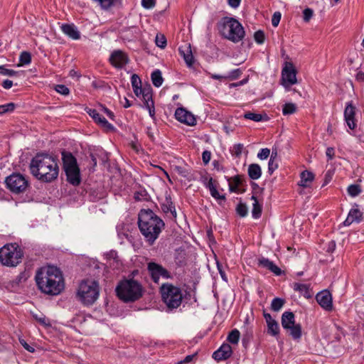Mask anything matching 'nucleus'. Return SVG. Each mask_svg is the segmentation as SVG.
<instances>
[{
    "mask_svg": "<svg viewBox=\"0 0 364 364\" xmlns=\"http://www.w3.org/2000/svg\"><path fill=\"white\" fill-rule=\"evenodd\" d=\"M129 61L127 55L121 50H117L112 53L109 62L117 68H122Z\"/></svg>",
    "mask_w": 364,
    "mask_h": 364,
    "instance_id": "ddd939ff",
    "label": "nucleus"
},
{
    "mask_svg": "<svg viewBox=\"0 0 364 364\" xmlns=\"http://www.w3.org/2000/svg\"><path fill=\"white\" fill-rule=\"evenodd\" d=\"M259 265L264 267L272 272L275 274L276 275H280L282 274V270L279 268L276 264H274L272 261L269 260L266 258H261L259 259Z\"/></svg>",
    "mask_w": 364,
    "mask_h": 364,
    "instance_id": "5701e85b",
    "label": "nucleus"
},
{
    "mask_svg": "<svg viewBox=\"0 0 364 364\" xmlns=\"http://www.w3.org/2000/svg\"><path fill=\"white\" fill-rule=\"evenodd\" d=\"M249 177L252 180H257L261 177L262 169L257 164H252L248 166Z\"/></svg>",
    "mask_w": 364,
    "mask_h": 364,
    "instance_id": "a878e982",
    "label": "nucleus"
},
{
    "mask_svg": "<svg viewBox=\"0 0 364 364\" xmlns=\"http://www.w3.org/2000/svg\"><path fill=\"white\" fill-rule=\"evenodd\" d=\"M208 188L210 189V192L211 196L219 200L220 202L224 201L225 200V197L223 194H220L216 189L215 186L213 185L212 180L210 179L208 182Z\"/></svg>",
    "mask_w": 364,
    "mask_h": 364,
    "instance_id": "cd10ccee",
    "label": "nucleus"
},
{
    "mask_svg": "<svg viewBox=\"0 0 364 364\" xmlns=\"http://www.w3.org/2000/svg\"><path fill=\"white\" fill-rule=\"evenodd\" d=\"M147 268L154 282H158L161 277L164 278H168L170 277L168 272L157 263L149 262Z\"/></svg>",
    "mask_w": 364,
    "mask_h": 364,
    "instance_id": "f8f14e48",
    "label": "nucleus"
},
{
    "mask_svg": "<svg viewBox=\"0 0 364 364\" xmlns=\"http://www.w3.org/2000/svg\"><path fill=\"white\" fill-rule=\"evenodd\" d=\"M13 85V82L10 80L3 81L2 86L4 89H10Z\"/></svg>",
    "mask_w": 364,
    "mask_h": 364,
    "instance_id": "0e129e2a",
    "label": "nucleus"
},
{
    "mask_svg": "<svg viewBox=\"0 0 364 364\" xmlns=\"http://www.w3.org/2000/svg\"><path fill=\"white\" fill-rule=\"evenodd\" d=\"M151 80L154 86L159 87L163 83V77L160 70H156L151 74Z\"/></svg>",
    "mask_w": 364,
    "mask_h": 364,
    "instance_id": "2f4dec72",
    "label": "nucleus"
},
{
    "mask_svg": "<svg viewBox=\"0 0 364 364\" xmlns=\"http://www.w3.org/2000/svg\"><path fill=\"white\" fill-rule=\"evenodd\" d=\"M196 355V353L193 354V355H187L183 360H181V361L178 362L177 364H186V363H190V362H191L193 360V359L194 358V357Z\"/></svg>",
    "mask_w": 364,
    "mask_h": 364,
    "instance_id": "bf43d9fd",
    "label": "nucleus"
},
{
    "mask_svg": "<svg viewBox=\"0 0 364 364\" xmlns=\"http://www.w3.org/2000/svg\"><path fill=\"white\" fill-rule=\"evenodd\" d=\"M133 90H134V92L135 93V95L137 97H139V96L142 95V94L144 92V89H142L141 87V86L134 87V88H133Z\"/></svg>",
    "mask_w": 364,
    "mask_h": 364,
    "instance_id": "338daca9",
    "label": "nucleus"
},
{
    "mask_svg": "<svg viewBox=\"0 0 364 364\" xmlns=\"http://www.w3.org/2000/svg\"><path fill=\"white\" fill-rule=\"evenodd\" d=\"M161 294L163 301L169 309L178 308L183 299L181 290L171 284H164L161 287Z\"/></svg>",
    "mask_w": 364,
    "mask_h": 364,
    "instance_id": "6e6552de",
    "label": "nucleus"
},
{
    "mask_svg": "<svg viewBox=\"0 0 364 364\" xmlns=\"http://www.w3.org/2000/svg\"><path fill=\"white\" fill-rule=\"evenodd\" d=\"M281 20V14L279 12H275L272 18V24L273 26L277 27Z\"/></svg>",
    "mask_w": 364,
    "mask_h": 364,
    "instance_id": "864d4df0",
    "label": "nucleus"
},
{
    "mask_svg": "<svg viewBox=\"0 0 364 364\" xmlns=\"http://www.w3.org/2000/svg\"><path fill=\"white\" fill-rule=\"evenodd\" d=\"M293 289L294 291H299L300 294L304 295V296L307 299L311 298L312 296L309 291V284H301V283H294Z\"/></svg>",
    "mask_w": 364,
    "mask_h": 364,
    "instance_id": "bb28decb",
    "label": "nucleus"
},
{
    "mask_svg": "<svg viewBox=\"0 0 364 364\" xmlns=\"http://www.w3.org/2000/svg\"><path fill=\"white\" fill-rule=\"evenodd\" d=\"M363 218V213L359 210L358 205L354 204L353 208L350 210L348 217L343 222L345 226H348L353 223H359L361 221Z\"/></svg>",
    "mask_w": 364,
    "mask_h": 364,
    "instance_id": "f3484780",
    "label": "nucleus"
},
{
    "mask_svg": "<svg viewBox=\"0 0 364 364\" xmlns=\"http://www.w3.org/2000/svg\"><path fill=\"white\" fill-rule=\"evenodd\" d=\"M281 81L286 89L297 83L296 70L292 63H287L282 69Z\"/></svg>",
    "mask_w": 364,
    "mask_h": 364,
    "instance_id": "9b49d317",
    "label": "nucleus"
},
{
    "mask_svg": "<svg viewBox=\"0 0 364 364\" xmlns=\"http://www.w3.org/2000/svg\"><path fill=\"white\" fill-rule=\"evenodd\" d=\"M251 199L254 201L252 210V217L254 218H259L262 213V206L259 204L258 200L255 196H252Z\"/></svg>",
    "mask_w": 364,
    "mask_h": 364,
    "instance_id": "c85d7f7f",
    "label": "nucleus"
},
{
    "mask_svg": "<svg viewBox=\"0 0 364 364\" xmlns=\"http://www.w3.org/2000/svg\"><path fill=\"white\" fill-rule=\"evenodd\" d=\"M202 158L204 164H208L211 159V153L209 151H204L202 154Z\"/></svg>",
    "mask_w": 364,
    "mask_h": 364,
    "instance_id": "4d7b16f0",
    "label": "nucleus"
},
{
    "mask_svg": "<svg viewBox=\"0 0 364 364\" xmlns=\"http://www.w3.org/2000/svg\"><path fill=\"white\" fill-rule=\"evenodd\" d=\"M356 108L351 102H349L344 110L345 121L350 129H355L357 124L355 119Z\"/></svg>",
    "mask_w": 364,
    "mask_h": 364,
    "instance_id": "dca6fc26",
    "label": "nucleus"
},
{
    "mask_svg": "<svg viewBox=\"0 0 364 364\" xmlns=\"http://www.w3.org/2000/svg\"><path fill=\"white\" fill-rule=\"evenodd\" d=\"M236 211L241 217H245L247 214V207L244 203H239L236 208Z\"/></svg>",
    "mask_w": 364,
    "mask_h": 364,
    "instance_id": "c03bdc74",
    "label": "nucleus"
},
{
    "mask_svg": "<svg viewBox=\"0 0 364 364\" xmlns=\"http://www.w3.org/2000/svg\"><path fill=\"white\" fill-rule=\"evenodd\" d=\"M155 42L156 46L161 48H164L166 46V38L163 34H157Z\"/></svg>",
    "mask_w": 364,
    "mask_h": 364,
    "instance_id": "a19ab883",
    "label": "nucleus"
},
{
    "mask_svg": "<svg viewBox=\"0 0 364 364\" xmlns=\"http://www.w3.org/2000/svg\"><path fill=\"white\" fill-rule=\"evenodd\" d=\"M132 85L133 88L141 86V80L136 74L132 76Z\"/></svg>",
    "mask_w": 364,
    "mask_h": 364,
    "instance_id": "6e6d98bb",
    "label": "nucleus"
},
{
    "mask_svg": "<svg viewBox=\"0 0 364 364\" xmlns=\"http://www.w3.org/2000/svg\"><path fill=\"white\" fill-rule=\"evenodd\" d=\"M278 168V162L277 161L269 159V164H268V172L269 174H272L273 172L277 169Z\"/></svg>",
    "mask_w": 364,
    "mask_h": 364,
    "instance_id": "3c124183",
    "label": "nucleus"
},
{
    "mask_svg": "<svg viewBox=\"0 0 364 364\" xmlns=\"http://www.w3.org/2000/svg\"><path fill=\"white\" fill-rule=\"evenodd\" d=\"M175 117L178 121L189 126H193L196 123L195 116L182 107L176 109L175 112Z\"/></svg>",
    "mask_w": 364,
    "mask_h": 364,
    "instance_id": "4468645a",
    "label": "nucleus"
},
{
    "mask_svg": "<svg viewBox=\"0 0 364 364\" xmlns=\"http://www.w3.org/2000/svg\"><path fill=\"white\" fill-rule=\"evenodd\" d=\"M23 253L16 243H9L0 248V262L6 267H16L21 262Z\"/></svg>",
    "mask_w": 364,
    "mask_h": 364,
    "instance_id": "0eeeda50",
    "label": "nucleus"
},
{
    "mask_svg": "<svg viewBox=\"0 0 364 364\" xmlns=\"http://www.w3.org/2000/svg\"><path fill=\"white\" fill-rule=\"evenodd\" d=\"M254 39L259 44L263 43L265 40L264 33L261 30L256 31L254 34Z\"/></svg>",
    "mask_w": 364,
    "mask_h": 364,
    "instance_id": "37998d69",
    "label": "nucleus"
},
{
    "mask_svg": "<svg viewBox=\"0 0 364 364\" xmlns=\"http://www.w3.org/2000/svg\"><path fill=\"white\" fill-rule=\"evenodd\" d=\"M240 336V331L237 329H234L229 333L228 340L232 344H237L239 341Z\"/></svg>",
    "mask_w": 364,
    "mask_h": 364,
    "instance_id": "4c0bfd02",
    "label": "nucleus"
},
{
    "mask_svg": "<svg viewBox=\"0 0 364 364\" xmlns=\"http://www.w3.org/2000/svg\"><path fill=\"white\" fill-rule=\"evenodd\" d=\"M282 326L287 330L294 339L301 336V327L300 324L295 323L294 314L291 311H285L282 316Z\"/></svg>",
    "mask_w": 364,
    "mask_h": 364,
    "instance_id": "9d476101",
    "label": "nucleus"
},
{
    "mask_svg": "<svg viewBox=\"0 0 364 364\" xmlns=\"http://www.w3.org/2000/svg\"><path fill=\"white\" fill-rule=\"evenodd\" d=\"M55 90L56 92L63 95H68L70 93L69 89L64 85H57Z\"/></svg>",
    "mask_w": 364,
    "mask_h": 364,
    "instance_id": "de8ad7c7",
    "label": "nucleus"
},
{
    "mask_svg": "<svg viewBox=\"0 0 364 364\" xmlns=\"http://www.w3.org/2000/svg\"><path fill=\"white\" fill-rule=\"evenodd\" d=\"M34 318L38 321L41 325L44 326H50V322L48 319L42 314H33V315Z\"/></svg>",
    "mask_w": 364,
    "mask_h": 364,
    "instance_id": "79ce46f5",
    "label": "nucleus"
},
{
    "mask_svg": "<svg viewBox=\"0 0 364 364\" xmlns=\"http://www.w3.org/2000/svg\"><path fill=\"white\" fill-rule=\"evenodd\" d=\"M179 53L183 56L186 63L188 66H191L193 63V56L192 54L191 45L186 43L184 46L179 48Z\"/></svg>",
    "mask_w": 364,
    "mask_h": 364,
    "instance_id": "412c9836",
    "label": "nucleus"
},
{
    "mask_svg": "<svg viewBox=\"0 0 364 364\" xmlns=\"http://www.w3.org/2000/svg\"><path fill=\"white\" fill-rule=\"evenodd\" d=\"M30 171L33 176L44 183L57 179L59 167L56 159L46 154H38L31 161Z\"/></svg>",
    "mask_w": 364,
    "mask_h": 364,
    "instance_id": "f03ea898",
    "label": "nucleus"
},
{
    "mask_svg": "<svg viewBox=\"0 0 364 364\" xmlns=\"http://www.w3.org/2000/svg\"><path fill=\"white\" fill-rule=\"evenodd\" d=\"M138 225L141 234L152 244L164 227L163 220L150 209H142L138 215Z\"/></svg>",
    "mask_w": 364,
    "mask_h": 364,
    "instance_id": "7ed1b4c3",
    "label": "nucleus"
},
{
    "mask_svg": "<svg viewBox=\"0 0 364 364\" xmlns=\"http://www.w3.org/2000/svg\"><path fill=\"white\" fill-rule=\"evenodd\" d=\"M100 295V285L97 280L91 278L82 279L77 286L76 298L82 304L90 306L93 304Z\"/></svg>",
    "mask_w": 364,
    "mask_h": 364,
    "instance_id": "20e7f679",
    "label": "nucleus"
},
{
    "mask_svg": "<svg viewBox=\"0 0 364 364\" xmlns=\"http://www.w3.org/2000/svg\"><path fill=\"white\" fill-rule=\"evenodd\" d=\"M90 116L101 127L107 131L114 129L113 126L109 123L104 117H102L95 109H90L88 111Z\"/></svg>",
    "mask_w": 364,
    "mask_h": 364,
    "instance_id": "6ab92c4d",
    "label": "nucleus"
},
{
    "mask_svg": "<svg viewBox=\"0 0 364 364\" xmlns=\"http://www.w3.org/2000/svg\"><path fill=\"white\" fill-rule=\"evenodd\" d=\"M220 33L233 43H238L245 37V30L241 23L236 19L225 17L218 25Z\"/></svg>",
    "mask_w": 364,
    "mask_h": 364,
    "instance_id": "39448f33",
    "label": "nucleus"
},
{
    "mask_svg": "<svg viewBox=\"0 0 364 364\" xmlns=\"http://www.w3.org/2000/svg\"><path fill=\"white\" fill-rule=\"evenodd\" d=\"M314 179L313 173L309 171H304L301 173V180L299 182V186L304 188L309 187Z\"/></svg>",
    "mask_w": 364,
    "mask_h": 364,
    "instance_id": "393cba45",
    "label": "nucleus"
},
{
    "mask_svg": "<svg viewBox=\"0 0 364 364\" xmlns=\"http://www.w3.org/2000/svg\"><path fill=\"white\" fill-rule=\"evenodd\" d=\"M20 343L23 346V348L27 350L28 352L33 353L35 349L33 347L29 346L23 339L19 340Z\"/></svg>",
    "mask_w": 364,
    "mask_h": 364,
    "instance_id": "052dcab7",
    "label": "nucleus"
},
{
    "mask_svg": "<svg viewBox=\"0 0 364 364\" xmlns=\"http://www.w3.org/2000/svg\"><path fill=\"white\" fill-rule=\"evenodd\" d=\"M316 299L318 304L326 311H331L333 309L332 296L331 293L327 291H321L316 296Z\"/></svg>",
    "mask_w": 364,
    "mask_h": 364,
    "instance_id": "2eb2a0df",
    "label": "nucleus"
},
{
    "mask_svg": "<svg viewBox=\"0 0 364 364\" xmlns=\"http://www.w3.org/2000/svg\"><path fill=\"white\" fill-rule=\"evenodd\" d=\"M313 14L314 11L312 9L309 8L305 9L303 11L304 21L305 22H309L311 17L313 16Z\"/></svg>",
    "mask_w": 364,
    "mask_h": 364,
    "instance_id": "8fccbe9b",
    "label": "nucleus"
},
{
    "mask_svg": "<svg viewBox=\"0 0 364 364\" xmlns=\"http://www.w3.org/2000/svg\"><path fill=\"white\" fill-rule=\"evenodd\" d=\"M16 105L13 102L0 105V114L11 112L14 110Z\"/></svg>",
    "mask_w": 364,
    "mask_h": 364,
    "instance_id": "58836bf2",
    "label": "nucleus"
},
{
    "mask_svg": "<svg viewBox=\"0 0 364 364\" xmlns=\"http://www.w3.org/2000/svg\"><path fill=\"white\" fill-rule=\"evenodd\" d=\"M326 154V156L328 157V159L329 160H331L335 155L334 149L332 147L327 148Z\"/></svg>",
    "mask_w": 364,
    "mask_h": 364,
    "instance_id": "e2e57ef3",
    "label": "nucleus"
},
{
    "mask_svg": "<svg viewBox=\"0 0 364 364\" xmlns=\"http://www.w3.org/2000/svg\"><path fill=\"white\" fill-rule=\"evenodd\" d=\"M161 209L165 213H170L173 218L176 217V212L172 202L166 200V203L161 205Z\"/></svg>",
    "mask_w": 364,
    "mask_h": 364,
    "instance_id": "473e14b6",
    "label": "nucleus"
},
{
    "mask_svg": "<svg viewBox=\"0 0 364 364\" xmlns=\"http://www.w3.org/2000/svg\"><path fill=\"white\" fill-rule=\"evenodd\" d=\"M270 154V150L267 148L262 149L258 153L257 157L261 160H264L269 157Z\"/></svg>",
    "mask_w": 364,
    "mask_h": 364,
    "instance_id": "09e8293b",
    "label": "nucleus"
},
{
    "mask_svg": "<svg viewBox=\"0 0 364 364\" xmlns=\"http://www.w3.org/2000/svg\"><path fill=\"white\" fill-rule=\"evenodd\" d=\"M242 149H243V145L241 144H238L235 145L234 146L235 154L237 156H240L241 154H242Z\"/></svg>",
    "mask_w": 364,
    "mask_h": 364,
    "instance_id": "680f3d73",
    "label": "nucleus"
},
{
    "mask_svg": "<svg viewBox=\"0 0 364 364\" xmlns=\"http://www.w3.org/2000/svg\"><path fill=\"white\" fill-rule=\"evenodd\" d=\"M355 78L358 81L363 82L364 81V73L359 71L356 75Z\"/></svg>",
    "mask_w": 364,
    "mask_h": 364,
    "instance_id": "774afa93",
    "label": "nucleus"
},
{
    "mask_svg": "<svg viewBox=\"0 0 364 364\" xmlns=\"http://www.w3.org/2000/svg\"><path fill=\"white\" fill-rule=\"evenodd\" d=\"M267 324V333L273 336H276L279 333V327L277 322L274 319L268 323Z\"/></svg>",
    "mask_w": 364,
    "mask_h": 364,
    "instance_id": "c756f323",
    "label": "nucleus"
},
{
    "mask_svg": "<svg viewBox=\"0 0 364 364\" xmlns=\"http://www.w3.org/2000/svg\"><path fill=\"white\" fill-rule=\"evenodd\" d=\"M244 117L247 119L252 120L254 122H260L264 119H267L266 114L262 115L261 114H257L253 112H247L244 114Z\"/></svg>",
    "mask_w": 364,
    "mask_h": 364,
    "instance_id": "7c9ffc66",
    "label": "nucleus"
},
{
    "mask_svg": "<svg viewBox=\"0 0 364 364\" xmlns=\"http://www.w3.org/2000/svg\"><path fill=\"white\" fill-rule=\"evenodd\" d=\"M62 159L65 170L77 167L76 159L71 153L63 151Z\"/></svg>",
    "mask_w": 364,
    "mask_h": 364,
    "instance_id": "4be33fe9",
    "label": "nucleus"
},
{
    "mask_svg": "<svg viewBox=\"0 0 364 364\" xmlns=\"http://www.w3.org/2000/svg\"><path fill=\"white\" fill-rule=\"evenodd\" d=\"M0 74L3 75L14 76L18 74V72L14 70L7 69L4 66H0Z\"/></svg>",
    "mask_w": 364,
    "mask_h": 364,
    "instance_id": "49530a36",
    "label": "nucleus"
},
{
    "mask_svg": "<svg viewBox=\"0 0 364 364\" xmlns=\"http://www.w3.org/2000/svg\"><path fill=\"white\" fill-rule=\"evenodd\" d=\"M19 60H20V64H18V66H20L21 65L29 64L31 60V54L28 52L21 53L20 58H19Z\"/></svg>",
    "mask_w": 364,
    "mask_h": 364,
    "instance_id": "ea45409f",
    "label": "nucleus"
},
{
    "mask_svg": "<svg viewBox=\"0 0 364 364\" xmlns=\"http://www.w3.org/2000/svg\"><path fill=\"white\" fill-rule=\"evenodd\" d=\"M284 304V300L280 298H274L271 304V309L274 311H279Z\"/></svg>",
    "mask_w": 364,
    "mask_h": 364,
    "instance_id": "c9c22d12",
    "label": "nucleus"
},
{
    "mask_svg": "<svg viewBox=\"0 0 364 364\" xmlns=\"http://www.w3.org/2000/svg\"><path fill=\"white\" fill-rule=\"evenodd\" d=\"M232 353L231 346L228 343H225L213 353V358L218 361L226 360L231 356Z\"/></svg>",
    "mask_w": 364,
    "mask_h": 364,
    "instance_id": "a211bd4d",
    "label": "nucleus"
},
{
    "mask_svg": "<svg viewBox=\"0 0 364 364\" xmlns=\"http://www.w3.org/2000/svg\"><path fill=\"white\" fill-rule=\"evenodd\" d=\"M7 188L14 193H21L26 191L29 183L27 178L20 173H14L6 178Z\"/></svg>",
    "mask_w": 364,
    "mask_h": 364,
    "instance_id": "1a4fd4ad",
    "label": "nucleus"
},
{
    "mask_svg": "<svg viewBox=\"0 0 364 364\" xmlns=\"http://www.w3.org/2000/svg\"><path fill=\"white\" fill-rule=\"evenodd\" d=\"M229 5L232 8H237L240 5V0H228Z\"/></svg>",
    "mask_w": 364,
    "mask_h": 364,
    "instance_id": "69168bd1",
    "label": "nucleus"
},
{
    "mask_svg": "<svg viewBox=\"0 0 364 364\" xmlns=\"http://www.w3.org/2000/svg\"><path fill=\"white\" fill-rule=\"evenodd\" d=\"M296 111V106L295 104L289 102L284 105L282 108V114L288 115L295 113Z\"/></svg>",
    "mask_w": 364,
    "mask_h": 364,
    "instance_id": "72a5a7b5",
    "label": "nucleus"
},
{
    "mask_svg": "<svg viewBox=\"0 0 364 364\" xmlns=\"http://www.w3.org/2000/svg\"><path fill=\"white\" fill-rule=\"evenodd\" d=\"M61 29L65 34L74 40H77L80 37L79 31L73 25L63 24Z\"/></svg>",
    "mask_w": 364,
    "mask_h": 364,
    "instance_id": "b1692460",
    "label": "nucleus"
},
{
    "mask_svg": "<svg viewBox=\"0 0 364 364\" xmlns=\"http://www.w3.org/2000/svg\"><path fill=\"white\" fill-rule=\"evenodd\" d=\"M117 296L124 302H132L142 296V287L136 280L126 279L120 282L116 287Z\"/></svg>",
    "mask_w": 364,
    "mask_h": 364,
    "instance_id": "423d86ee",
    "label": "nucleus"
},
{
    "mask_svg": "<svg viewBox=\"0 0 364 364\" xmlns=\"http://www.w3.org/2000/svg\"><path fill=\"white\" fill-rule=\"evenodd\" d=\"M347 191L351 197H355L361 193V188L359 185L352 184L348 187Z\"/></svg>",
    "mask_w": 364,
    "mask_h": 364,
    "instance_id": "e433bc0d",
    "label": "nucleus"
},
{
    "mask_svg": "<svg viewBox=\"0 0 364 364\" xmlns=\"http://www.w3.org/2000/svg\"><path fill=\"white\" fill-rule=\"evenodd\" d=\"M156 4V0H141V5L146 9L153 8Z\"/></svg>",
    "mask_w": 364,
    "mask_h": 364,
    "instance_id": "603ef678",
    "label": "nucleus"
},
{
    "mask_svg": "<svg viewBox=\"0 0 364 364\" xmlns=\"http://www.w3.org/2000/svg\"><path fill=\"white\" fill-rule=\"evenodd\" d=\"M144 102V106L148 105L149 102H154L152 99V93L150 87L144 88V92L141 95Z\"/></svg>",
    "mask_w": 364,
    "mask_h": 364,
    "instance_id": "f704fd0d",
    "label": "nucleus"
},
{
    "mask_svg": "<svg viewBox=\"0 0 364 364\" xmlns=\"http://www.w3.org/2000/svg\"><path fill=\"white\" fill-rule=\"evenodd\" d=\"M35 279L38 289L44 294L55 296L64 289V279L60 269L53 266L39 269Z\"/></svg>",
    "mask_w": 364,
    "mask_h": 364,
    "instance_id": "f257e3e1",
    "label": "nucleus"
},
{
    "mask_svg": "<svg viewBox=\"0 0 364 364\" xmlns=\"http://www.w3.org/2000/svg\"><path fill=\"white\" fill-rule=\"evenodd\" d=\"M174 170L178 174H179L182 177L187 178H189V172L186 168L177 166H175Z\"/></svg>",
    "mask_w": 364,
    "mask_h": 364,
    "instance_id": "a18cd8bd",
    "label": "nucleus"
},
{
    "mask_svg": "<svg viewBox=\"0 0 364 364\" xmlns=\"http://www.w3.org/2000/svg\"><path fill=\"white\" fill-rule=\"evenodd\" d=\"M67 180L69 183L74 186H77L80 183V170L78 166L73 168L65 170Z\"/></svg>",
    "mask_w": 364,
    "mask_h": 364,
    "instance_id": "aec40b11",
    "label": "nucleus"
},
{
    "mask_svg": "<svg viewBox=\"0 0 364 364\" xmlns=\"http://www.w3.org/2000/svg\"><path fill=\"white\" fill-rule=\"evenodd\" d=\"M145 107L149 110V113L150 117L154 118V116H155L154 103V102H149L148 105H146Z\"/></svg>",
    "mask_w": 364,
    "mask_h": 364,
    "instance_id": "13d9d810",
    "label": "nucleus"
},
{
    "mask_svg": "<svg viewBox=\"0 0 364 364\" xmlns=\"http://www.w3.org/2000/svg\"><path fill=\"white\" fill-rule=\"evenodd\" d=\"M241 73L242 72L240 69H236L232 70L228 75H227V77L229 80H235L240 76Z\"/></svg>",
    "mask_w": 364,
    "mask_h": 364,
    "instance_id": "5fc2aeb1",
    "label": "nucleus"
}]
</instances>
